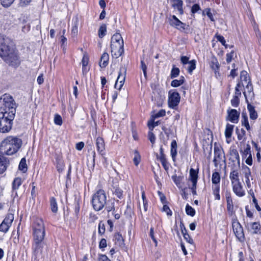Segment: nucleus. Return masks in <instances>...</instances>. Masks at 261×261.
<instances>
[{"instance_id":"nucleus-1","label":"nucleus","mask_w":261,"mask_h":261,"mask_svg":"<svg viewBox=\"0 0 261 261\" xmlns=\"http://www.w3.org/2000/svg\"><path fill=\"white\" fill-rule=\"evenodd\" d=\"M21 139L13 136L7 137L0 144V154L11 155L16 153L20 148Z\"/></svg>"},{"instance_id":"nucleus-2","label":"nucleus","mask_w":261,"mask_h":261,"mask_svg":"<svg viewBox=\"0 0 261 261\" xmlns=\"http://www.w3.org/2000/svg\"><path fill=\"white\" fill-rule=\"evenodd\" d=\"M0 112L9 115L12 113L13 116H15V103L10 95L5 94L0 98Z\"/></svg>"},{"instance_id":"nucleus-3","label":"nucleus","mask_w":261,"mask_h":261,"mask_svg":"<svg viewBox=\"0 0 261 261\" xmlns=\"http://www.w3.org/2000/svg\"><path fill=\"white\" fill-rule=\"evenodd\" d=\"M106 203L107 196L104 190H99L93 195L92 204L95 211H99L102 210L106 205Z\"/></svg>"},{"instance_id":"nucleus-4","label":"nucleus","mask_w":261,"mask_h":261,"mask_svg":"<svg viewBox=\"0 0 261 261\" xmlns=\"http://www.w3.org/2000/svg\"><path fill=\"white\" fill-rule=\"evenodd\" d=\"M14 118L13 113L4 114L0 112V132L6 133L9 132L12 128V121Z\"/></svg>"},{"instance_id":"nucleus-5","label":"nucleus","mask_w":261,"mask_h":261,"mask_svg":"<svg viewBox=\"0 0 261 261\" xmlns=\"http://www.w3.org/2000/svg\"><path fill=\"white\" fill-rule=\"evenodd\" d=\"M13 49L11 40L9 37L0 34V56H5Z\"/></svg>"},{"instance_id":"nucleus-6","label":"nucleus","mask_w":261,"mask_h":261,"mask_svg":"<svg viewBox=\"0 0 261 261\" xmlns=\"http://www.w3.org/2000/svg\"><path fill=\"white\" fill-rule=\"evenodd\" d=\"M45 236V228L42 220H37L34 228V241H42Z\"/></svg>"},{"instance_id":"nucleus-7","label":"nucleus","mask_w":261,"mask_h":261,"mask_svg":"<svg viewBox=\"0 0 261 261\" xmlns=\"http://www.w3.org/2000/svg\"><path fill=\"white\" fill-rule=\"evenodd\" d=\"M1 57L10 66L15 68L17 67L20 64V61L17 53L14 49L7 53L5 56H3Z\"/></svg>"},{"instance_id":"nucleus-8","label":"nucleus","mask_w":261,"mask_h":261,"mask_svg":"<svg viewBox=\"0 0 261 261\" xmlns=\"http://www.w3.org/2000/svg\"><path fill=\"white\" fill-rule=\"evenodd\" d=\"M124 43H111V54L113 58L117 59L121 56L124 52Z\"/></svg>"},{"instance_id":"nucleus-9","label":"nucleus","mask_w":261,"mask_h":261,"mask_svg":"<svg viewBox=\"0 0 261 261\" xmlns=\"http://www.w3.org/2000/svg\"><path fill=\"white\" fill-rule=\"evenodd\" d=\"M214 159L213 162L215 167H217L221 161H223L225 162V158L224 155V152L222 148L217 145L216 144L214 145Z\"/></svg>"},{"instance_id":"nucleus-10","label":"nucleus","mask_w":261,"mask_h":261,"mask_svg":"<svg viewBox=\"0 0 261 261\" xmlns=\"http://www.w3.org/2000/svg\"><path fill=\"white\" fill-rule=\"evenodd\" d=\"M180 96L176 91L170 90L169 92L168 105L170 108L174 109L180 102Z\"/></svg>"},{"instance_id":"nucleus-11","label":"nucleus","mask_w":261,"mask_h":261,"mask_svg":"<svg viewBox=\"0 0 261 261\" xmlns=\"http://www.w3.org/2000/svg\"><path fill=\"white\" fill-rule=\"evenodd\" d=\"M14 220V215L12 214H8L0 225V231L6 233Z\"/></svg>"},{"instance_id":"nucleus-12","label":"nucleus","mask_w":261,"mask_h":261,"mask_svg":"<svg viewBox=\"0 0 261 261\" xmlns=\"http://www.w3.org/2000/svg\"><path fill=\"white\" fill-rule=\"evenodd\" d=\"M232 228L234 233L237 238L240 241L244 239L243 228L238 221H234L232 223Z\"/></svg>"},{"instance_id":"nucleus-13","label":"nucleus","mask_w":261,"mask_h":261,"mask_svg":"<svg viewBox=\"0 0 261 261\" xmlns=\"http://www.w3.org/2000/svg\"><path fill=\"white\" fill-rule=\"evenodd\" d=\"M45 246V244L43 241L34 242L33 244V248L34 255L36 256L35 259L39 260L41 259L40 257L41 256L43 248Z\"/></svg>"},{"instance_id":"nucleus-14","label":"nucleus","mask_w":261,"mask_h":261,"mask_svg":"<svg viewBox=\"0 0 261 261\" xmlns=\"http://www.w3.org/2000/svg\"><path fill=\"white\" fill-rule=\"evenodd\" d=\"M246 102H249L248 98L251 100L254 98V94L253 91V86L251 83V81H249L245 86V91L243 92Z\"/></svg>"},{"instance_id":"nucleus-15","label":"nucleus","mask_w":261,"mask_h":261,"mask_svg":"<svg viewBox=\"0 0 261 261\" xmlns=\"http://www.w3.org/2000/svg\"><path fill=\"white\" fill-rule=\"evenodd\" d=\"M228 116L226 120L230 122L236 123L239 121L240 113L235 109L228 110L227 111Z\"/></svg>"},{"instance_id":"nucleus-16","label":"nucleus","mask_w":261,"mask_h":261,"mask_svg":"<svg viewBox=\"0 0 261 261\" xmlns=\"http://www.w3.org/2000/svg\"><path fill=\"white\" fill-rule=\"evenodd\" d=\"M232 186L233 191L237 196L242 197L245 195V192L240 182H232Z\"/></svg>"},{"instance_id":"nucleus-17","label":"nucleus","mask_w":261,"mask_h":261,"mask_svg":"<svg viewBox=\"0 0 261 261\" xmlns=\"http://www.w3.org/2000/svg\"><path fill=\"white\" fill-rule=\"evenodd\" d=\"M9 165V159L4 155L0 154V174L3 173Z\"/></svg>"},{"instance_id":"nucleus-18","label":"nucleus","mask_w":261,"mask_h":261,"mask_svg":"<svg viewBox=\"0 0 261 261\" xmlns=\"http://www.w3.org/2000/svg\"><path fill=\"white\" fill-rule=\"evenodd\" d=\"M226 198L227 201V210L230 215H232L233 212V204L231 194L229 192L226 193Z\"/></svg>"},{"instance_id":"nucleus-19","label":"nucleus","mask_w":261,"mask_h":261,"mask_svg":"<svg viewBox=\"0 0 261 261\" xmlns=\"http://www.w3.org/2000/svg\"><path fill=\"white\" fill-rule=\"evenodd\" d=\"M198 171L193 168L190 169L189 180L192 182L193 189L196 188V185L198 179Z\"/></svg>"},{"instance_id":"nucleus-20","label":"nucleus","mask_w":261,"mask_h":261,"mask_svg":"<svg viewBox=\"0 0 261 261\" xmlns=\"http://www.w3.org/2000/svg\"><path fill=\"white\" fill-rule=\"evenodd\" d=\"M247 103V108L249 113L250 118L252 120H255L257 118L258 115L254 109V107L251 105L249 102Z\"/></svg>"},{"instance_id":"nucleus-21","label":"nucleus","mask_w":261,"mask_h":261,"mask_svg":"<svg viewBox=\"0 0 261 261\" xmlns=\"http://www.w3.org/2000/svg\"><path fill=\"white\" fill-rule=\"evenodd\" d=\"M210 66L211 68L214 71L216 75H217V73L219 74L218 71L220 68V65L216 58H212L210 62Z\"/></svg>"},{"instance_id":"nucleus-22","label":"nucleus","mask_w":261,"mask_h":261,"mask_svg":"<svg viewBox=\"0 0 261 261\" xmlns=\"http://www.w3.org/2000/svg\"><path fill=\"white\" fill-rule=\"evenodd\" d=\"M109 56L106 52L104 53L101 58L99 65L101 68H105L109 63Z\"/></svg>"},{"instance_id":"nucleus-23","label":"nucleus","mask_w":261,"mask_h":261,"mask_svg":"<svg viewBox=\"0 0 261 261\" xmlns=\"http://www.w3.org/2000/svg\"><path fill=\"white\" fill-rule=\"evenodd\" d=\"M97 150L99 153H101L105 149V144L103 139L101 137H98L96 139Z\"/></svg>"},{"instance_id":"nucleus-24","label":"nucleus","mask_w":261,"mask_h":261,"mask_svg":"<svg viewBox=\"0 0 261 261\" xmlns=\"http://www.w3.org/2000/svg\"><path fill=\"white\" fill-rule=\"evenodd\" d=\"M171 155L174 162L177 155V143L175 140H173L171 144Z\"/></svg>"},{"instance_id":"nucleus-25","label":"nucleus","mask_w":261,"mask_h":261,"mask_svg":"<svg viewBox=\"0 0 261 261\" xmlns=\"http://www.w3.org/2000/svg\"><path fill=\"white\" fill-rule=\"evenodd\" d=\"M251 175V172L250 169L245 166L244 168V176L245 178V181L248 188H250L251 187V184L249 179V176Z\"/></svg>"},{"instance_id":"nucleus-26","label":"nucleus","mask_w":261,"mask_h":261,"mask_svg":"<svg viewBox=\"0 0 261 261\" xmlns=\"http://www.w3.org/2000/svg\"><path fill=\"white\" fill-rule=\"evenodd\" d=\"M168 21L171 26L175 27L176 28L178 25H179L180 21V20L175 15L170 16L168 18Z\"/></svg>"},{"instance_id":"nucleus-27","label":"nucleus","mask_w":261,"mask_h":261,"mask_svg":"<svg viewBox=\"0 0 261 261\" xmlns=\"http://www.w3.org/2000/svg\"><path fill=\"white\" fill-rule=\"evenodd\" d=\"M123 43V40L121 37V35L119 33H116L115 34L113 35V36L111 38V43Z\"/></svg>"},{"instance_id":"nucleus-28","label":"nucleus","mask_w":261,"mask_h":261,"mask_svg":"<svg viewBox=\"0 0 261 261\" xmlns=\"http://www.w3.org/2000/svg\"><path fill=\"white\" fill-rule=\"evenodd\" d=\"M229 177L231 179V182H233V183H235V182H240L239 178V173L238 171L235 170L234 169L231 170Z\"/></svg>"},{"instance_id":"nucleus-29","label":"nucleus","mask_w":261,"mask_h":261,"mask_svg":"<svg viewBox=\"0 0 261 261\" xmlns=\"http://www.w3.org/2000/svg\"><path fill=\"white\" fill-rule=\"evenodd\" d=\"M234 125L227 123L225 130V135L226 138H229L231 137Z\"/></svg>"},{"instance_id":"nucleus-30","label":"nucleus","mask_w":261,"mask_h":261,"mask_svg":"<svg viewBox=\"0 0 261 261\" xmlns=\"http://www.w3.org/2000/svg\"><path fill=\"white\" fill-rule=\"evenodd\" d=\"M251 229L252 233L254 234H257L260 233V225L259 223L253 222L251 224Z\"/></svg>"},{"instance_id":"nucleus-31","label":"nucleus","mask_w":261,"mask_h":261,"mask_svg":"<svg viewBox=\"0 0 261 261\" xmlns=\"http://www.w3.org/2000/svg\"><path fill=\"white\" fill-rule=\"evenodd\" d=\"M185 82L184 76H181L179 80H174L171 82V85L173 87H177L181 85Z\"/></svg>"},{"instance_id":"nucleus-32","label":"nucleus","mask_w":261,"mask_h":261,"mask_svg":"<svg viewBox=\"0 0 261 261\" xmlns=\"http://www.w3.org/2000/svg\"><path fill=\"white\" fill-rule=\"evenodd\" d=\"M113 194L119 199H121L123 197V191L119 187H114Z\"/></svg>"},{"instance_id":"nucleus-33","label":"nucleus","mask_w":261,"mask_h":261,"mask_svg":"<svg viewBox=\"0 0 261 261\" xmlns=\"http://www.w3.org/2000/svg\"><path fill=\"white\" fill-rule=\"evenodd\" d=\"M212 181L215 185H219L220 181V176L218 172H214L212 175Z\"/></svg>"},{"instance_id":"nucleus-34","label":"nucleus","mask_w":261,"mask_h":261,"mask_svg":"<svg viewBox=\"0 0 261 261\" xmlns=\"http://www.w3.org/2000/svg\"><path fill=\"white\" fill-rule=\"evenodd\" d=\"M22 182L21 179L19 177L15 178L12 183V189L14 191L18 189L19 187L21 185Z\"/></svg>"},{"instance_id":"nucleus-35","label":"nucleus","mask_w":261,"mask_h":261,"mask_svg":"<svg viewBox=\"0 0 261 261\" xmlns=\"http://www.w3.org/2000/svg\"><path fill=\"white\" fill-rule=\"evenodd\" d=\"M183 176H177L176 175H173L172 179L174 181V183L178 188H181V182L183 179Z\"/></svg>"},{"instance_id":"nucleus-36","label":"nucleus","mask_w":261,"mask_h":261,"mask_svg":"<svg viewBox=\"0 0 261 261\" xmlns=\"http://www.w3.org/2000/svg\"><path fill=\"white\" fill-rule=\"evenodd\" d=\"M240 79L242 82H244L247 84L249 81H250L248 73L246 71H242L241 72Z\"/></svg>"},{"instance_id":"nucleus-37","label":"nucleus","mask_w":261,"mask_h":261,"mask_svg":"<svg viewBox=\"0 0 261 261\" xmlns=\"http://www.w3.org/2000/svg\"><path fill=\"white\" fill-rule=\"evenodd\" d=\"M19 169L22 171L23 173L27 171V166L26 164V160L24 158H22L19 165Z\"/></svg>"},{"instance_id":"nucleus-38","label":"nucleus","mask_w":261,"mask_h":261,"mask_svg":"<svg viewBox=\"0 0 261 261\" xmlns=\"http://www.w3.org/2000/svg\"><path fill=\"white\" fill-rule=\"evenodd\" d=\"M50 203L51 211L53 213H56L58 211V206L56 199L54 197H51Z\"/></svg>"},{"instance_id":"nucleus-39","label":"nucleus","mask_w":261,"mask_h":261,"mask_svg":"<svg viewBox=\"0 0 261 261\" xmlns=\"http://www.w3.org/2000/svg\"><path fill=\"white\" fill-rule=\"evenodd\" d=\"M213 194L215 196V199L220 200V196L219 194L220 187L219 185H214L213 187Z\"/></svg>"},{"instance_id":"nucleus-40","label":"nucleus","mask_w":261,"mask_h":261,"mask_svg":"<svg viewBox=\"0 0 261 261\" xmlns=\"http://www.w3.org/2000/svg\"><path fill=\"white\" fill-rule=\"evenodd\" d=\"M107 31V26L105 24H102L99 28L98 30L99 37L102 38L106 35Z\"/></svg>"},{"instance_id":"nucleus-41","label":"nucleus","mask_w":261,"mask_h":261,"mask_svg":"<svg viewBox=\"0 0 261 261\" xmlns=\"http://www.w3.org/2000/svg\"><path fill=\"white\" fill-rule=\"evenodd\" d=\"M236 133L238 135V139L239 140H241L244 139L246 135V132L243 128H241V130H239L238 128H237Z\"/></svg>"},{"instance_id":"nucleus-42","label":"nucleus","mask_w":261,"mask_h":261,"mask_svg":"<svg viewBox=\"0 0 261 261\" xmlns=\"http://www.w3.org/2000/svg\"><path fill=\"white\" fill-rule=\"evenodd\" d=\"M186 212L188 215H190L192 217L194 216L195 214V210L189 204L186 205Z\"/></svg>"},{"instance_id":"nucleus-43","label":"nucleus","mask_w":261,"mask_h":261,"mask_svg":"<svg viewBox=\"0 0 261 261\" xmlns=\"http://www.w3.org/2000/svg\"><path fill=\"white\" fill-rule=\"evenodd\" d=\"M135 156L133 159L134 163L136 166H138L140 163L141 157L138 152V151L136 150H135L134 152Z\"/></svg>"},{"instance_id":"nucleus-44","label":"nucleus","mask_w":261,"mask_h":261,"mask_svg":"<svg viewBox=\"0 0 261 261\" xmlns=\"http://www.w3.org/2000/svg\"><path fill=\"white\" fill-rule=\"evenodd\" d=\"M188 64L189 66L188 68V70L190 73H191L196 68V61L194 60H192L189 61Z\"/></svg>"},{"instance_id":"nucleus-45","label":"nucleus","mask_w":261,"mask_h":261,"mask_svg":"<svg viewBox=\"0 0 261 261\" xmlns=\"http://www.w3.org/2000/svg\"><path fill=\"white\" fill-rule=\"evenodd\" d=\"M115 240L118 242L119 246L124 245V239L121 234L117 233L115 235Z\"/></svg>"},{"instance_id":"nucleus-46","label":"nucleus","mask_w":261,"mask_h":261,"mask_svg":"<svg viewBox=\"0 0 261 261\" xmlns=\"http://www.w3.org/2000/svg\"><path fill=\"white\" fill-rule=\"evenodd\" d=\"M242 86H244L243 83H241L239 82L237 84L236 88H235V96L239 97L241 95V92L240 90V88H241Z\"/></svg>"},{"instance_id":"nucleus-47","label":"nucleus","mask_w":261,"mask_h":261,"mask_svg":"<svg viewBox=\"0 0 261 261\" xmlns=\"http://www.w3.org/2000/svg\"><path fill=\"white\" fill-rule=\"evenodd\" d=\"M15 0H1L2 6L5 8L10 7Z\"/></svg>"},{"instance_id":"nucleus-48","label":"nucleus","mask_w":261,"mask_h":261,"mask_svg":"<svg viewBox=\"0 0 261 261\" xmlns=\"http://www.w3.org/2000/svg\"><path fill=\"white\" fill-rule=\"evenodd\" d=\"M179 74V69L178 68L173 67L172 69L170 76L171 78L177 77Z\"/></svg>"},{"instance_id":"nucleus-49","label":"nucleus","mask_w":261,"mask_h":261,"mask_svg":"<svg viewBox=\"0 0 261 261\" xmlns=\"http://www.w3.org/2000/svg\"><path fill=\"white\" fill-rule=\"evenodd\" d=\"M125 78V75H122L121 73H120L116 81L115 84V88H117L119 84V82H121V83H124Z\"/></svg>"},{"instance_id":"nucleus-50","label":"nucleus","mask_w":261,"mask_h":261,"mask_svg":"<svg viewBox=\"0 0 261 261\" xmlns=\"http://www.w3.org/2000/svg\"><path fill=\"white\" fill-rule=\"evenodd\" d=\"M54 122L56 124L61 125L62 124V119L60 115L56 114L54 118Z\"/></svg>"},{"instance_id":"nucleus-51","label":"nucleus","mask_w":261,"mask_h":261,"mask_svg":"<svg viewBox=\"0 0 261 261\" xmlns=\"http://www.w3.org/2000/svg\"><path fill=\"white\" fill-rule=\"evenodd\" d=\"M78 22L77 20H76V21L74 23V26H73L72 30H71V34L73 36H76L77 35L78 33Z\"/></svg>"},{"instance_id":"nucleus-52","label":"nucleus","mask_w":261,"mask_h":261,"mask_svg":"<svg viewBox=\"0 0 261 261\" xmlns=\"http://www.w3.org/2000/svg\"><path fill=\"white\" fill-rule=\"evenodd\" d=\"M105 232V225L102 222H100L98 225V233L100 235H102Z\"/></svg>"},{"instance_id":"nucleus-53","label":"nucleus","mask_w":261,"mask_h":261,"mask_svg":"<svg viewBox=\"0 0 261 261\" xmlns=\"http://www.w3.org/2000/svg\"><path fill=\"white\" fill-rule=\"evenodd\" d=\"M239 97L234 96L233 98L231 100V103L232 106L234 107H237L239 104Z\"/></svg>"},{"instance_id":"nucleus-54","label":"nucleus","mask_w":261,"mask_h":261,"mask_svg":"<svg viewBox=\"0 0 261 261\" xmlns=\"http://www.w3.org/2000/svg\"><path fill=\"white\" fill-rule=\"evenodd\" d=\"M234 55V51L232 50L230 53H227L226 54V62L227 63H229L232 61V59L233 58V56Z\"/></svg>"},{"instance_id":"nucleus-55","label":"nucleus","mask_w":261,"mask_h":261,"mask_svg":"<svg viewBox=\"0 0 261 261\" xmlns=\"http://www.w3.org/2000/svg\"><path fill=\"white\" fill-rule=\"evenodd\" d=\"M203 14L205 13L208 18L211 19V21H214V18L213 17V14L211 13V9L210 8L206 9L203 12Z\"/></svg>"},{"instance_id":"nucleus-56","label":"nucleus","mask_w":261,"mask_h":261,"mask_svg":"<svg viewBox=\"0 0 261 261\" xmlns=\"http://www.w3.org/2000/svg\"><path fill=\"white\" fill-rule=\"evenodd\" d=\"M89 63V57L87 55L84 54L82 60V66H88Z\"/></svg>"},{"instance_id":"nucleus-57","label":"nucleus","mask_w":261,"mask_h":261,"mask_svg":"<svg viewBox=\"0 0 261 261\" xmlns=\"http://www.w3.org/2000/svg\"><path fill=\"white\" fill-rule=\"evenodd\" d=\"M166 114V112L164 110H161L159 112L156 113L153 116L154 119L158 118L160 117H163Z\"/></svg>"},{"instance_id":"nucleus-58","label":"nucleus","mask_w":261,"mask_h":261,"mask_svg":"<svg viewBox=\"0 0 261 261\" xmlns=\"http://www.w3.org/2000/svg\"><path fill=\"white\" fill-rule=\"evenodd\" d=\"M148 139L150 140V141L151 142L152 144H154L155 140V135L153 134V133L151 131L149 132L148 133Z\"/></svg>"},{"instance_id":"nucleus-59","label":"nucleus","mask_w":261,"mask_h":261,"mask_svg":"<svg viewBox=\"0 0 261 261\" xmlns=\"http://www.w3.org/2000/svg\"><path fill=\"white\" fill-rule=\"evenodd\" d=\"M184 238V239L189 244H192L193 243V239L190 237L189 234L188 233L186 234H182Z\"/></svg>"},{"instance_id":"nucleus-60","label":"nucleus","mask_w":261,"mask_h":261,"mask_svg":"<svg viewBox=\"0 0 261 261\" xmlns=\"http://www.w3.org/2000/svg\"><path fill=\"white\" fill-rule=\"evenodd\" d=\"M216 37L217 39L218 40V41H220L223 45H225L226 41H225V40L224 38L223 37V36H222L220 35L216 34Z\"/></svg>"},{"instance_id":"nucleus-61","label":"nucleus","mask_w":261,"mask_h":261,"mask_svg":"<svg viewBox=\"0 0 261 261\" xmlns=\"http://www.w3.org/2000/svg\"><path fill=\"white\" fill-rule=\"evenodd\" d=\"M252 200H253V203L255 204V206L256 208V210L258 211H261V208L260 207V206L258 205V203H257V201L256 200V199L255 198V196H254V194L253 193H252Z\"/></svg>"},{"instance_id":"nucleus-62","label":"nucleus","mask_w":261,"mask_h":261,"mask_svg":"<svg viewBox=\"0 0 261 261\" xmlns=\"http://www.w3.org/2000/svg\"><path fill=\"white\" fill-rule=\"evenodd\" d=\"M163 211L164 212H166L167 215H168V216L172 215V212L168 205L165 204L163 207Z\"/></svg>"},{"instance_id":"nucleus-63","label":"nucleus","mask_w":261,"mask_h":261,"mask_svg":"<svg viewBox=\"0 0 261 261\" xmlns=\"http://www.w3.org/2000/svg\"><path fill=\"white\" fill-rule=\"evenodd\" d=\"M141 68H142V70L143 71V74L144 75V76L145 77H146V76H147V72H146L147 67H146V65H145L144 62L143 60H141Z\"/></svg>"},{"instance_id":"nucleus-64","label":"nucleus","mask_w":261,"mask_h":261,"mask_svg":"<svg viewBox=\"0 0 261 261\" xmlns=\"http://www.w3.org/2000/svg\"><path fill=\"white\" fill-rule=\"evenodd\" d=\"M31 2V0H20L19 5L21 7H25L28 5Z\"/></svg>"}]
</instances>
